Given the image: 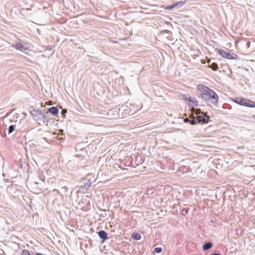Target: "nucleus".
<instances>
[{
	"mask_svg": "<svg viewBox=\"0 0 255 255\" xmlns=\"http://www.w3.org/2000/svg\"><path fill=\"white\" fill-rule=\"evenodd\" d=\"M48 113H50L53 116H56L58 114L59 110L56 107H52L48 109Z\"/></svg>",
	"mask_w": 255,
	"mask_h": 255,
	"instance_id": "nucleus-8",
	"label": "nucleus"
},
{
	"mask_svg": "<svg viewBox=\"0 0 255 255\" xmlns=\"http://www.w3.org/2000/svg\"><path fill=\"white\" fill-rule=\"evenodd\" d=\"M21 255H32L30 254L29 251L27 250H23L22 252Z\"/></svg>",
	"mask_w": 255,
	"mask_h": 255,
	"instance_id": "nucleus-18",
	"label": "nucleus"
},
{
	"mask_svg": "<svg viewBox=\"0 0 255 255\" xmlns=\"http://www.w3.org/2000/svg\"><path fill=\"white\" fill-rule=\"evenodd\" d=\"M247 44H248L249 45H250V42H247Z\"/></svg>",
	"mask_w": 255,
	"mask_h": 255,
	"instance_id": "nucleus-27",
	"label": "nucleus"
},
{
	"mask_svg": "<svg viewBox=\"0 0 255 255\" xmlns=\"http://www.w3.org/2000/svg\"><path fill=\"white\" fill-rule=\"evenodd\" d=\"M53 191H54V192H57V193H58L59 194H60V192H59L58 190H57V189H54V190H53Z\"/></svg>",
	"mask_w": 255,
	"mask_h": 255,
	"instance_id": "nucleus-23",
	"label": "nucleus"
},
{
	"mask_svg": "<svg viewBox=\"0 0 255 255\" xmlns=\"http://www.w3.org/2000/svg\"><path fill=\"white\" fill-rule=\"evenodd\" d=\"M212 255H220L218 253H214Z\"/></svg>",
	"mask_w": 255,
	"mask_h": 255,
	"instance_id": "nucleus-25",
	"label": "nucleus"
},
{
	"mask_svg": "<svg viewBox=\"0 0 255 255\" xmlns=\"http://www.w3.org/2000/svg\"><path fill=\"white\" fill-rule=\"evenodd\" d=\"M91 186V183H84L81 187L86 189H88Z\"/></svg>",
	"mask_w": 255,
	"mask_h": 255,
	"instance_id": "nucleus-16",
	"label": "nucleus"
},
{
	"mask_svg": "<svg viewBox=\"0 0 255 255\" xmlns=\"http://www.w3.org/2000/svg\"><path fill=\"white\" fill-rule=\"evenodd\" d=\"M34 183V184H38V183L36 182H35Z\"/></svg>",
	"mask_w": 255,
	"mask_h": 255,
	"instance_id": "nucleus-26",
	"label": "nucleus"
},
{
	"mask_svg": "<svg viewBox=\"0 0 255 255\" xmlns=\"http://www.w3.org/2000/svg\"><path fill=\"white\" fill-rule=\"evenodd\" d=\"M218 53L222 57L229 59H237L239 58L238 55L236 53L231 52L229 51L218 49Z\"/></svg>",
	"mask_w": 255,
	"mask_h": 255,
	"instance_id": "nucleus-3",
	"label": "nucleus"
},
{
	"mask_svg": "<svg viewBox=\"0 0 255 255\" xmlns=\"http://www.w3.org/2000/svg\"><path fill=\"white\" fill-rule=\"evenodd\" d=\"M11 46L18 50H20L23 51L27 49L26 47H24L23 44L21 42H17L15 43H13Z\"/></svg>",
	"mask_w": 255,
	"mask_h": 255,
	"instance_id": "nucleus-5",
	"label": "nucleus"
},
{
	"mask_svg": "<svg viewBox=\"0 0 255 255\" xmlns=\"http://www.w3.org/2000/svg\"><path fill=\"white\" fill-rule=\"evenodd\" d=\"M179 4H182V1L177 2H176L175 4H173L172 5H169V6L167 7L166 9L170 10V9H171L176 7L177 5H178Z\"/></svg>",
	"mask_w": 255,
	"mask_h": 255,
	"instance_id": "nucleus-14",
	"label": "nucleus"
},
{
	"mask_svg": "<svg viewBox=\"0 0 255 255\" xmlns=\"http://www.w3.org/2000/svg\"><path fill=\"white\" fill-rule=\"evenodd\" d=\"M183 212H184L185 214H187L188 213V210L187 209H184V210H183Z\"/></svg>",
	"mask_w": 255,
	"mask_h": 255,
	"instance_id": "nucleus-24",
	"label": "nucleus"
},
{
	"mask_svg": "<svg viewBox=\"0 0 255 255\" xmlns=\"http://www.w3.org/2000/svg\"><path fill=\"white\" fill-rule=\"evenodd\" d=\"M97 233L100 238L102 240V243H103L106 240L108 239V234L105 231L101 230Z\"/></svg>",
	"mask_w": 255,
	"mask_h": 255,
	"instance_id": "nucleus-6",
	"label": "nucleus"
},
{
	"mask_svg": "<svg viewBox=\"0 0 255 255\" xmlns=\"http://www.w3.org/2000/svg\"><path fill=\"white\" fill-rule=\"evenodd\" d=\"M67 113V110L66 109H62L61 111V114L63 116H65V114Z\"/></svg>",
	"mask_w": 255,
	"mask_h": 255,
	"instance_id": "nucleus-21",
	"label": "nucleus"
},
{
	"mask_svg": "<svg viewBox=\"0 0 255 255\" xmlns=\"http://www.w3.org/2000/svg\"><path fill=\"white\" fill-rule=\"evenodd\" d=\"M193 113L197 116L200 115V114H202L203 113L201 112V110L200 109H194L192 110Z\"/></svg>",
	"mask_w": 255,
	"mask_h": 255,
	"instance_id": "nucleus-15",
	"label": "nucleus"
},
{
	"mask_svg": "<svg viewBox=\"0 0 255 255\" xmlns=\"http://www.w3.org/2000/svg\"><path fill=\"white\" fill-rule=\"evenodd\" d=\"M15 128V126L14 125H11L8 127V134H10L12 133L14 130Z\"/></svg>",
	"mask_w": 255,
	"mask_h": 255,
	"instance_id": "nucleus-17",
	"label": "nucleus"
},
{
	"mask_svg": "<svg viewBox=\"0 0 255 255\" xmlns=\"http://www.w3.org/2000/svg\"><path fill=\"white\" fill-rule=\"evenodd\" d=\"M34 112L35 113V116H36L39 120L42 121L43 117L45 116L44 113L39 110H36L34 111Z\"/></svg>",
	"mask_w": 255,
	"mask_h": 255,
	"instance_id": "nucleus-7",
	"label": "nucleus"
},
{
	"mask_svg": "<svg viewBox=\"0 0 255 255\" xmlns=\"http://www.w3.org/2000/svg\"><path fill=\"white\" fill-rule=\"evenodd\" d=\"M209 67L214 71H217L218 69V65L216 63H213Z\"/></svg>",
	"mask_w": 255,
	"mask_h": 255,
	"instance_id": "nucleus-12",
	"label": "nucleus"
},
{
	"mask_svg": "<svg viewBox=\"0 0 255 255\" xmlns=\"http://www.w3.org/2000/svg\"><path fill=\"white\" fill-rule=\"evenodd\" d=\"M234 101L237 104L249 107L255 108V102L248 99H245L242 97H236Z\"/></svg>",
	"mask_w": 255,
	"mask_h": 255,
	"instance_id": "nucleus-2",
	"label": "nucleus"
},
{
	"mask_svg": "<svg viewBox=\"0 0 255 255\" xmlns=\"http://www.w3.org/2000/svg\"><path fill=\"white\" fill-rule=\"evenodd\" d=\"M197 90L200 92V96L209 105L216 106L218 103V96L216 93L209 87L203 85H198Z\"/></svg>",
	"mask_w": 255,
	"mask_h": 255,
	"instance_id": "nucleus-1",
	"label": "nucleus"
},
{
	"mask_svg": "<svg viewBox=\"0 0 255 255\" xmlns=\"http://www.w3.org/2000/svg\"><path fill=\"white\" fill-rule=\"evenodd\" d=\"M191 119H190L188 118H186L184 119V122L186 123H189L190 125L193 126L196 125V122L194 120V117L192 116V117H190Z\"/></svg>",
	"mask_w": 255,
	"mask_h": 255,
	"instance_id": "nucleus-9",
	"label": "nucleus"
},
{
	"mask_svg": "<svg viewBox=\"0 0 255 255\" xmlns=\"http://www.w3.org/2000/svg\"><path fill=\"white\" fill-rule=\"evenodd\" d=\"M162 251V249L160 247H156L154 249V252L155 253L158 254L161 253Z\"/></svg>",
	"mask_w": 255,
	"mask_h": 255,
	"instance_id": "nucleus-20",
	"label": "nucleus"
},
{
	"mask_svg": "<svg viewBox=\"0 0 255 255\" xmlns=\"http://www.w3.org/2000/svg\"><path fill=\"white\" fill-rule=\"evenodd\" d=\"M189 101L192 103V106H197V102L194 100H192L191 98H189Z\"/></svg>",
	"mask_w": 255,
	"mask_h": 255,
	"instance_id": "nucleus-19",
	"label": "nucleus"
},
{
	"mask_svg": "<svg viewBox=\"0 0 255 255\" xmlns=\"http://www.w3.org/2000/svg\"><path fill=\"white\" fill-rule=\"evenodd\" d=\"M62 189H64L65 191H67L68 190V188L66 186L62 187Z\"/></svg>",
	"mask_w": 255,
	"mask_h": 255,
	"instance_id": "nucleus-22",
	"label": "nucleus"
},
{
	"mask_svg": "<svg viewBox=\"0 0 255 255\" xmlns=\"http://www.w3.org/2000/svg\"><path fill=\"white\" fill-rule=\"evenodd\" d=\"M131 238L132 239L135 240H139L141 239V236L140 234L138 233H133L131 235Z\"/></svg>",
	"mask_w": 255,
	"mask_h": 255,
	"instance_id": "nucleus-11",
	"label": "nucleus"
},
{
	"mask_svg": "<svg viewBox=\"0 0 255 255\" xmlns=\"http://www.w3.org/2000/svg\"><path fill=\"white\" fill-rule=\"evenodd\" d=\"M44 114H45V116H44V117H43L42 121L43 122V123L48 122L50 120V118L49 117V113L46 112Z\"/></svg>",
	"mask_w": 255,
	"mask_h": 255,
	"instance_id": "nucleus-13",
	"label": "nucleus"
},
{
	"mask_svg": "<svg viewBox=\"0 0 255 255\" xmlns=\"http://www.w3.org/2000/svg\"><path fill=\"white\" fill-rule=\"evenodd\" d=\"M213 246L212 242H209L204 244L202 246V249L204 251H206L211 249Z\"/></svg>",
	"mask_w": 255,
	"mask_h": 255,
	"instance_id": "nucleus-10",
	"label": "nucleus"
},
{
	"mask_svg": "<svg viewBox=\"0 0 255 255\" xmlns=\"http://www.w3.org/2000/svg\"><path fill=\"white\" fill-rule=\"evenodd\" d=\"M210 119V117L203 112L201 115L194 117V120L196 122V125L197 124H207L208 123Z\"/></svg>",
	"mask_w": 255,
	"mask_h": 255,
	"instance_id": "nucleus-4",
	"label": "nucleus"
}]
</instances>
